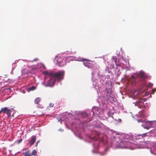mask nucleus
<instances>
[{"label":"nucleus","instance_id":"obj_1","mask_svg":"<svg viewBox=\"0 0 156 156\" xmlns=\"http://www.w3.org/2000/svg\"><path fill=\"white\" fill-rule=\"evenodd\" d=\"M147 77V75L144 72H140L136 75V77L131 75L130 81L132 82L133 84L136 82L139 83L144 80L145 78Z\"/></svg>","mask_w":156,"mask_h":156},{"label":"nucleus","instance_id":"obj_2","mask_svg":"<svg viewBox=\"0 0 156 156\" xmlns=\"http://www.w3.org/2000/svg\"><path fill=\"white\" fill-rule=\"evenodd\" d=\"M82 61H87V62H84L83 63V64L85 66L89 69H95L99 71V66L97 65L94 62L85 58L82 59Z\"/></svg>","mask_w":156,"mask_h":156},{"label":"nucleus","instance_id":"obj_3","mask_svg":"<svg viewBox=\"0 0 156 156\" xmlns=\"http://www.w3.org/2000/svg\"><path fill=\"white\" fill-rule=\"evenodd\" d=\"M64 74L65 72L64 71H58L57 72H52V73L51 74L55 80L59 82L63 79Z\"/></svg>","mask_w":156,"mask_h":156},{"label":"nucleus","instance_id":"obj_4","mask_svg":"<svg viewBox=\"0 0 156 156\" xmlns=\"http://www.w3.org/2000/svg\"><path fill=\"white\" fill-rule=\"evenodd\" d=\"M57 64L60 66H62L66 64V59L63 56H60L57 59Z\"/></svg>","mask_w":156,"mask_h":156},{"label":"nucleus","instance_id":"obj_5","mask_svg":"<svg viewBox=\"0 0 156 156\" xmlns=\"http://www.w3.org/2000/svg\"><path fill=\"white\" fill-rule=\"evenodd\" d=\"M146 101L145 99H140L138 101L134 103L136 106H137L139 108H142L144 107V102Z\"/></svg>","mask_w":156,"mask_h":156},{"label":"nucleus","instance_id":"obj_6","mask_svg":"<svg viewBox=\"0 0 156 156\" xmlns=\"http://www.w3.org/2000/svg\"><path fill=\"white\" fill-rule=\"evenodd\" d=\"M2 108L3 112L6 113L9 117L11 116V113L14 110L13 108L9 109L7 107Z\"/></svg>","mask_w":156,"mask_h":156},{"label":"nucleus","instance_id":"obj_7","mask_svg":"<svg viewBox=\"0 0 156 156\" xmlns=\"http://www.w3.org/2000/svg\"><path fill=\"white\" fill-rule=\"evenodd\" d=\"M55 81L54 79L53 78H51L48 81L47 84L45 86V87L49 86L51 87L54 85Z\"/></svg>","mask_w":156,"mask_h":156},{"label":"nucleus","instance_id":"obj_8","mask_svg":"<svg viewBox=\"0 0 156 156\" xmlns=\"http://www.w3.org/2000/svg\"><path fill=\"white\" fill-rule=\"evenodd\" d=\"M36 136H32L31 139L29 142V143L30 144V146H31L34 144L36 140Z\"/></svg>","mask_w":156,"mask_h":156},{"label":"nucleus","instance_id":"obj_9","mask_svg":"<svg viewBox=\"0 0 156 156\" xmlns=\"http://www.w3.org/2000/svg\"><path fill=\"white\" fill-rule=\"evenodd\" d=\"M22 74H25L29 73H30V70L27 68L22 69L21 71Z\"/></svg>","mask_w":156,"mask_h":156},{"label":"nucleus","instance_id":"obj_10","mask_svg":"<svg viewBox=\"0 0 156 156\" xmlns=\"http://www.w3.org/2000/svg\"><path fill=\"white\" fill-rule=\"evenodd\" d=\"M89 114L87 113L86 112H83L81 114V116L82 118L84 119V118H87L89 116Z\"/></svg>","mask_w":156,"mask_h":156},{"label":"nucleus","instance_id":"obj_11","mask_svg":"<svg viewBox=\"0 0 156 156\" xmlns=\"http://www.w3.org/2000/svg\"><path fill=\"white\" fill-rule=\"evenodd\" d=\"M3 80L5 82L8 83H9L11 82V80L7 78L6 77H4Z\"/></svg>","mask_w":156,"mask_h":156},{"label":"nucleus","instance_id":"obj_12","mask_svg":"<svg viewBox=\"0 0 156 156\" xmlns=\"http://www.w3.org/2000/svg\"><path fill=\"white\" fill-rule=\"evenodd\" d=\"M151 127H155L156 126V122L155 121H150Z\"/></svg>","mask_w":156,"mask_h":156},{"label":"nucleus","instance_id":"obj_13","mask_svg":"<svg viewBox=\"0 0 156 156\" xmlns=\"http://www.w3.org/2000/svg\"><path fill=\"white\" fill-rule=\"evenodd\" d=\"M24 156H31V154L30 153V150H28L27 151H26L24 154Z\"/></svg>","mask_w":156,"mask_h":156},{"label":"nucleus","instance_id":"obj_14","mask_svg":"<svg viewBox=\"0 0 156 156\" xmlns=\"http://www.w3.org/2000/svg\"><path fill=\"white\" fill-rule=\"evenodd\" d=\"M36 88V87L34 86H32L31 87L27 89V90L28 91H29L30 90H34Z\"/></svg>","mask_w":156,"mask_h":156},{"label":"nucleus","instance_id":"obj_15","mask_svg":"<svg viewBox=\"0 0 156 156\" xmlns=\"http://www.w3.org/2000/svg\"><path fill=\"white\" fill-rule=\"evenodd\" d=\"M43 74L44 75H47L52 76L51 74L52 73V72L49 73L47 71H45L43 72Z\"/></svg>","mask_w":156,"mask_h":156},{"label":"nucleus","instance_id":"obj_16","mask_svg":"<svg viewBox=\"0 0 156 156\" xmlns=\"http://www.w3.org/2000/svg\"><path fill=\"white\" fill-rule=\"evenodd\" d=\"M31 155L34 156H37V151L35 150H34L31 152Z\"/></svg>","mask_w":156,"mask_h":156},{"label":"nucleus","instance_id":"obj_17","mask_svg":"<svg viewBox=\"0 0 156 156\" xmlns=\"http://www.w3.org/2000/svg\"><path fill=\"white\" fill-rule=\"evenodd\" d=\"M40 98H37L34 100V102L36 104H38L40 102Z\"/></svg>","mask_w":156,"mask_h":156},{"label":"nucleus","instance_id":"obj_18","mask_svg":"<svg viewBox=\"0 0 156 156\" xmlns=\"http://www.w3.org/2000/svg\"><path fill=\"white\" fill-rule=\"evenodd\" d=\"M112 60L113 62H114L115 64H116V62L117 61V58H115V57H113L112 58Z\"/></svg>","mask_w":156,"mask_h":156},{"label":"nucleus","instance_id":"obj_19","mask_svg":"<svg viewBox=\"0 0 156 156\" xmlns=\"http://www.w3.org/2000/svg\"><path fill=\"white\" fill-rule=\"evenodd\" d=\"M150 121H148L146 123V124H147V126L149 128H151V125Z\"/></svg>","mask_w":156,"mask_h":156},{"label":"nucleus","instance_id":"obj_20","mask_svg":"<svg viewBox=\"0 0 156 156\" xmlns=\"http://www.w3.org/2000/svg\"><path fill=\"white\" fill-rule=\"evenodd\" d=\"M147 133H144L141 135H139V136H141V137H143L145 136H146Z\"/></svg>","mask_w":156,"mask_h":156},{"label":"nucleus","instance_id":"obj_21","mask_svg":"<svg viewBox=\"0 0 156 156\" xmlns=\"http://www.w3.org/2000/svg\"><path fill=\"white\" fill-rule=\"evenodd\" d=\"M2 83H3V82L0 81V87H5V85L4 84H2Z\"/></svg>","mask_w":156,"mask_h":156},{"label":"nucleus","instance_id":"obj_22","mask_svg":"<svg viewBox=\"0 0 156 156\" xmlns=\"http://www.w3.org/2000/svg\"><path fill=\"white\" fill-rule=\"evenodd\" d=\"M143 127L144 129H149V127H148L147 126V124H145L144 126H143Z\"/></svg>","mask_w":156,"mask_h":156},{"label":"nucleus","instance_id":"obj_23","mask_svg":"<svg viewBox=\"0 0 156 156\" xmlns=\"http://www.w3.org/2000/svg\"><path fill=\"white\" fill-rule=\"evenodd\" d=\"M140 114V117L141 118H144L145 117V115L143 113H142V112H141V114Z\"/></svg>","mask_w":156,"mask_h":156},{"label":"nucleus","instance_id":"obj_24","mask_svg":"<svg viewBox=\"0 0 156 156\" xmlns=\"http://www.w3.org/2000/svg\"><path fill=\"white\" fill-rule=\"evenodd\" d=\"M141 93L140 92L137 93L136 95L137 96L136 97H138V96H140V95H141Z\"/></svg>","mask_w":156,"mask_h":156},{"label":"nucleus","instance_id":"obj_25","mask_svg":"<svg viewBox=\"0 0 156 156\" xmlns=\"http://www.w3.org/2000/svg\"><path fill=\"white\" fill-rule=\"evenodd\" d=\"M39 60V59L38 58H35L33 60L31 61V62H33L35 61H37Z\"/></svg>","mask_w":156,"mask_h":156},{"label":"nucleus","instance_id":"obj_26","mask_svg":"<svg viewBox=\"0 0 156 156\" xmlns=\"http://www.w3.org/2000/svg\"><path fill=\"white\" fill-rule=\"evenodd\" d=\"M54 104L52 103H50L49 104V106L50 107H53Z\"/></svg>","mask_w":156,"mask_h":156},{"label":"nucleus","instance_id":"obj_27","mask_svg":"<svg viewBox=\"0 0 156 156\" xmlns=\"http://www.w3.org/2000/svg\"><path fill=\"white\" fill-rule=\"evenodd\" d=\"M137 120L138 122H143V121H142L140 119H137Z\"/></svg>","mask_w":156,"mask_h":156},{"label":"nucleus","instance_id":"obj_28","mask_svg":"<svg viewBox=\"0 0 156 156\" xmlns=\"http://www.w3.org/2000/svg\"><path fill=\"white\" fill-rule=\"evenodd\" d=\"M22 141V140L21 139L18 140V144L20 143H21V142Z\"/></svg>","mask_w":156,"mask_h":156},{"label":"nucleus","instance_id":"obj_29","mask_svg":"<svg viewBox=\"0 0 156 156\" xmlns=\"http://www.w3.org/2000/svg\"><path fill=\"white\" fill-rule=\"evenodd\" d=\"M42 67L44 69H46V67H45V66L43 65V64H42Z\"/></svg>","mask_w":156,"mask_h":156},{"label":"nucleus","instance_id":"obj_30","mask_svg":"<svg viewBox=\"0 0 156 156\" xmlns=\"http://www.w3.org/2000/svg\"><path fill=\"white\" fill-rule=\"evenodd\" d=\"M58 122H60L61 123H62L61 119H58Z\"/></svg>","mask_w":156,"mask_h":156},{"label":"nucleus","instance_id":"obj_31","mask_svg":"<svg viewBox=\"0 0 156 156\" xmlns=\"http://www.w3.org/2000/svg\"><path fill=\"white\" fill-rule=\"evenodd\" d=\"M2 112H3V110H2V108H1V109L0 111V114Z\"/></svg>","mask_w":156,"mask_h":156},{"label":"nucleus","instance_id":"obj_32","mask_svg":"<svg viewBox=\"0 0 156 156\" xmlns=\"http://www.w3.org/2000/svg\"><path fill=\"white\" fill-rule=\"evenodd\" d=\"M58 130L59 131H61L62 132L63 131V130H64L63 129H59Z\"/></svg>","mask_w":156,"mask_h":156},{"label":"nucleus","instance_id":"obj_33","mask_svg":"<svg viewBox=\"0 0 156 156\" xmlns=\"http://www.w3.org/2000/svg\"><path fill=\"white\" fill-rule=\"evenodd\" d=\"M156 90H155V89H153L152 90V92H154Z\"/></svg>","mask_w":156,"mask_h":156},{"label":"nucleus","instance_id":"obj_34","mask_svg":"<svg viewBox=\"0 0 156 156\" xmlns=\"http://www.w3.org/2000/svg\"><path fill=\"white\" fill-rule=\"evenodd\" d=\"M95 72L94 71H93V72L92 73V75H93V74L94 73V72Z\"/></svg>","mask_w":156,"mask_h":156},{"label":"nucleus","instance_id":"obj_35","mask_svg":"<svg viewBox=\"0 0 156 156\" xmlns=\"http://www.w3.org/2000/svg\"><path fill=\"white\" fill-rule=\"evenodd\" d=\"M37 144H37V143H36V144H35V147H37Z\"/></svg>","mask_w":156,"mask_h":156},{"label":"nucleus","instance_id":"obj_36","mask_svg":"<svg viewBox=\"0 0 156 156\" xmlns=\"http://www.w3.org/2000/svg\"><path fill=\"white\" fill-rule=\"evenodd\" d=\"M39 142V141H37L36 143H37L38 144Z\"/></svg>","mask_w":156,"mask_h":156}]
</instances>
